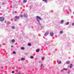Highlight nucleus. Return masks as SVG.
Returning a JSON list of instances; mask_svg holds the SVG:
<instances>
[{"label": "nucleus", "instance_id": "obj_1", "mask_svg": "<svg viewBox=\"0 0 74 74\" xmlns=\"http://www.w3.org/2000/svg\"><path fill=\"white\" fill-rule=\"evenodd\" d=\"M36 18L39 24V25H41L40 23V21L39 20H41V18L39 16H36ZM38 19H39V20H38Z\"/></svg>", "mask_w": 74, "mask_h": 74}, {"label": "nucleus", "instance_id": "obj_2", "mask_svg": "<svg viewBox=\"0 0 74 74\" xmlns=\"http://www.w3.org/2000/svg\"><path fill=\"white\" fill-rule=\"evenodd\" d=\"M4 20V18L3 17H0V21L1 22H3V20Z\"/></svg>", "mask_w": 74, "mask_h": 74}, {"label": "nucleus", "instance_id": "obj_3", "mask_svg": "<svg viewBox=\"0 0 74 74\" xmlns=\"http://www.w3.org/2000/svg\"><path fill=\"white\" fill-rule=\"evenodd\" d=\"M54 35V34H53V32H50V35L51 37L53 36V35Z\"/></svg>", "mask_w": 74, "mask_h": 74}, {"label": "nucleus", "instance_id": "obj_4", "mask_svg": "<svg viewBox=\"0 0 74 74\" xmlns=\"http://www.w3.org/2000/svg\"><path fill=\"white\" fill-rule=\"evenodd\" d=\"M23 16L25 17V18H27V16H28L27 14H24L23 15Z\"/></svg>", "mask_w": 74, "mask_h": 74}, {"label": "nucleus", "instance_id": "obj_5", "mask_svg": "<svg viewBox=\"0 0 74 74\" xmlns=\"http://www.w3.org/2000/svg\"><path fill=\"white\" fill-rule=\"evenodd\" d=\"M49 34V32L48 31H47L45 34V36H47L48 34Z\"/></svg>", "mask_w": 74, "mask_h": 74}, {"label": "nucleus", "instance_id": "obj_6", "mask_svg": "<svg viewBox=\"0 0 74 74\" xmlns=\"http://www.w3.org/2000/svg\"><path fill=\"white\" fill-rule=\"evenodd\" d=\"M57 62L58 64H61V63H62L61 61H58V60H57Z\"/></svg>", "mask_w": 74, "mask_h": 74}, {"label": "nucleus", "instance_id": "obj_7", "mask_svg": "<svg viewBox=\"0 0 74 74\" xmlns=\"http://www.w3.org/2000/svg\"><path fill=\"white\" fill-rule=\"evenodd\" d=\"M64 22V20H62L61 21L60 23L62 24H63V23Z\"/></svg>", "mask_w": 74, "mask_h": 74}, {"label": "nucleus", "instance_id": "obj_8", "mask_svg": "<svg viewBox=\"0 0 74 74\" xmlns=\"http://www.w3.org/2000/svg\"><path fill=\"white\" fill-rule=\"evenodd\" d=\"M39 51H40V49H37L36 51V52H38Z\"/></svg>", "mask_w": 74, "mask_h": 74}, {"label": "nucleus", "instance_id": "obj_9", "mask_svg": "<svg viewBox=\"0 0 74 74\" xmlns=\"http://www.w3.org/2000/svg\"><path fill=\"white\" fill-rule=\"evenodd\" d=\"M67 70V69L64 68L63 69H62V70H61V72H62V71H63L64 70H65L66 71Z\"/></svg>", "mask_w": 74, "mask_h": 74}, {"label": "nucleus", "instance_id": "obj_10", "mask_svg": "<svg viewBox=\"0 0 74 74\" xmlns=\"http://www.w3.org/2000/svg\"><path fill=\"white\" fill-rule=\"evenodd\" d=\"M19 18H20V17H19V16H16L15 17V18H16V19H19Z\"/></svg>", "mask_w": 74, "mask_h": 74}, {"label": "nucleus", "instance_id": "obj_11", "mask_svg": "<svg viewBox=\"0 0 74 74\" xmlns=\"http://www.w3.org/2000/svg\"><path fill=\"white\" fill-rule=\"evenodd\" d=\"M27 45L28 46H29L30 47V46H32V45L30 43H28Z\"/></svg>", "mask_w": 74, "mask_h": 74}, {"label": "nucleus", "instance_id": "obj_12", "mask_svg": "<svg viewBox=\"0 0 74 74\" xmlns=\"http://www.w3.org/2000/svg\"><path fill=\"white\" fill-rule=\"evenodd\" d=\"M21 49L22 50H24L25 49V48L22 47H21Z\"/></svg>", "mask_w": 74, "mask_h": 74}, {"label": "nucleus", "instance_id": "obj_13", "mask_svg": "<svg viewBox=\"0 0 74 74\" xmlns=\"http://www.w3.org/2000/svg\"><path fill=\"white\" fill-rule=\"evenodd\" d=\"M21 60H25V58H22L21 59Z\"/></svg>", "mask_w": 74, "mask_h": 74}, {"label": "nucleus", "instance_id": "obj_14", "mask_svg": "<svg viewBox=\"0 0 74 74\" xmlns=\"http://www.w3.org/2000/svg\"><path fill=\"white\" fill-rule=\"evenodd\" d=\"M70 63V61H68L66 62V64H69Z\"/></svg>", "mask_w": 74, "mask_h": 74}, {"label": "nucleus", "instance_id": "obj_15", "mask_svg": "<svg viewBox=\"0 0 74 74\" xmlns=\"http://www.w3.org/2000/svg\"><path fill=\"white\" fill-rule=\"evenodd\" d=\"M62 33H63V31H61L60 32V34H62Z\"/></svg>", "mask_w": 74, "mask_h": 74}, {"label": "nucleus", "instance_id": "obj_16", "mask_svg": "<svg viewBox=\"0 0 74 74\" xmlns=\"http://www.w3.org/2000/svg\"><path fill=\"white\" fill-rule=\"evenodd\" d=\"M12 42H15V40L13 39V40H12Z\"/></svg>", "mask_w": 74, "mask_h": 74}, {"label": "nucleus", "instance_id": "obj_17", "mask_svg": "<svg viewBox=\"0 0 74 74\" xmlns=\"http://www.w3.org/2000/svg\"><path fill=\"white\" fill-rule=\"evenodd\" d=\"M30 58H31V59H33V58H34V57L33 56H31L30 57Z\"/></svg>", "mask_w": 74, "mask_h": 74}, {"label": "nucleus", "instance_id": "obj_18", "mask_svg": "<svg viewBox=\"0 0 74 74\" xmlns=\"http://www.w3.org/2000/svg\"><path fill=\"white\" fill-rule=\"evenodd\" d=\"M71 67H72V64H71L70 65V69H71Z\"/></svg>", "mask_w": 74, "mask_h": 74}, {"label": "nucleus", "instance_id": "obj_19", "mask_svg": "<svg viewBox=\"0 0 74 74\" xmlns=\"http://www.w3.org/2000/svg\"><path fill=\"white\" fill-rule=\"evenodd\" d=\"M12 53H13V54H16V52L14 51H13Z\"/></svg>", "mask_w": 74, "mask_h": 74}, {"label": "nucleus", "instance_id": "obj_20", "mask_svg": "<svg viewBox=\"0 0 74 74\" xmlns=\"http://www.w3.org/2000/svg\"><path fill=\"white\" fill-rule=\"evenodd\" d=\"M69 22H68L66 23V25H69Z\"/></svg>", "mask_w": 74, "mask_h": 74}, {"label": "nucleus", "instance_id": "obj_21", "mask_svg": "<svg viewBox=\"0 0 74 74\" xmlns=\"http://www.w3.org/2000/svg\"><path fill=\"white\" fill-rule=\"evenodd\" d=\"M27 1V0H24V1H23V2H24V3H26V2Z\"/></svg>", "mask_w": 74, "mask_h": 74}, {"label": "nucleus", "instance_id": "obj_22", "mask_svg": "<svg viewBox=\"0 0 74 74\" xmlns=\"http://www.w3.org/2000/svg\"><path fill=\"white\" fill-rule=\"evenodd\" d=\"M8 23H7V25H8V24H10L11 23V22H8Z\"/></svg>", "mask_w": 74, "mask_h": 74}, {"label": "nucleus", "instance_id": "obj_23", "mask_svg": "<svg viewBox=\"0 0 74 74\" xmlns=\"http://www.w3.org/2000/svg\"><path fill=\"white\" fill-rule=\"evenodd\" d=\"M15 26H13L12 27V28H13V29H15Z\"/></svg>", "mask_w": 74, "mask_h": 74}, {"label": "nucleus", "instance_id": "obj_24", "mask_svg": "<svg viewBox=\"0 0 74 74\" xmlns=\"http://www.w3.org/2000/svg\"><path fill=\"white\" fill-rule=\"evenodd\" d=\"M2 5H5V3H2Z\"/></svg>", "mask_w": 74, "mask_h": 74}, {"label": "nucleus", "instance_id": "obj_25", "mask_svg": "<svg viewBox=\"0 0 74 74\" xmlns=\"http://www.w3.org/2000/svg\"><path fill=\"white\" fill-rule=\"evenodd\" d=\"M43 1H44L45 2H47V0H42Z\"/></svg>", "mask_w": 74, "mask_h": 74}, {"label": "nucleus", "instance_id": "obj_26", "mask_svg": "<svg viewBox=\"0 0 74 74\" xmlns=\"http://www.w3.org/2000/svg\"><path fill=\"white\" fill-rule=\"evenodd\" d=\"M12 73L13 74H14V73H15V71H12Z\"/></svg>", "mask_w": 74, "mask_h": 74}, {"label": "nucleus", "instance_id": "obj_27", "mask_svg": "<svg viewBox=\"0 0 74 74\" xmlns=\"http://www.w3.org/2000/svg\"><path fill=\"white\" fill-rule=\"evenodd\" d=\"M20 16L21 18H22V17H23V15H21V16Z\"/></svg>", "mask_w": 74, "mask_h": 74}, {"label": "nucleus", "instance_id": "obj_28", "mask_svg": "<svg viewBox=\"0 0 74 74\" xmlns=\"http://www.w3.org/2000/svg\"><path fill=\"white\" fill-rule=\"evenodd\" d=\"M42 66H43V64H41V65L40 66V67H42Z\"/></svg>", "mask_w": 74, "mask_h": 74}, {"label": "nucleus", "instance_id": "obj_29", "mask_svg": "<svg viewBox=\"0 0 74 74\" xmlns=\"http://www.w3.org/2000/svg\"><path fill=\"white\" fill-rule=\"evenodd\" d=\"M42 59L43 60V59H44V57H42Z\"/></svg>", "mask_w": 74, "mask_h": 74}, {"label": "nucleus", "instance_id": "obj_30", "mask_svg": "<svg viewBox=\"0 0 74 74\" xmlns=\"http://www.w3.org/2000/svg\"><path fill=\"white\" fill-rule=\"evenodd\" d=\"M72 25H73V26H74V23H72Z\"/></svg>", "mask_w": 74, "mask_h": 74}, {"label": "nucleus", "instance_id": "obj_31", "mask_svg": "<svg viewBox=\"0 0 74 74\" xmlns=\"http://www.w3.org/2000/svg\"><path fill=\"white\" fill-rule=\"evenodd\" d=\"M1 69H3V67H1Z\"/></svg>", "mask_w": 74, "mask_h": 74}, {"label": "nucleus", "instance_id": "obj_32", "mask_svg": "<svg viewBox=\"0 0 74 74\" xmlns=\"http://www.w3.org/2000/svg\"><path fill=\"white\" fill-rule=\"evenodd\" d=\"M0 47H1V45H0Z\"/></svg>", "mask_w": 74, "mask_h": 74}, {"label": "nucleus", "instance_id": "obj_33", "mask_svg": "<svg viewBox=\"0 0 74 74\" xmlns=\"http://www.w3.org/2000/svg\"><path fill=\"white\" fill-rule=\"evenodd\" d=\"M11 47H13V46H12V45L11 46Z\"/></svg>", "mask_w": 74, "mask_h": 74}, {"label": "nucleus", "instance_id": "obj_34", "mask_svg": "<svg viewBox=\"0 0 74 74\" xmlns=\"http://www.w3.org/2000/svg\"><path fill=\"white\" fill-rule=\"evenodd\" d=\"M69 73H69V72H68V74H69Z\"/></svg>", "mask_w": 74, "mask_h": 74}, {"label": "nucleus", "instance_id": "obj_35", "mask_svg": "<svg viewBox=\"0 0 74 74\" xmlns=\"http://www.w3.org/2000/svg\"><path fill=\"white\" fill-rule=\"evenodd\" d=\"M16 71H18L17 70H16Z\"/></svg>", "mask_w": 74, "mask_h": 74}, {"label": "nucleus", "instance_id": "obj_36", "mask_svg": "<svg viewBox=\"0 0 74 74\" xmlns=\"http://www.w3.org/2000/svg\"><path fill=\"white\" fill-rule=\"evenodd\" d=\"M30 7H31V6H30Z\"/></svg>", "mask_w": 74, "mask_h": 74}]
</instances>
